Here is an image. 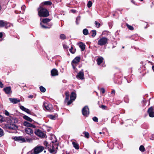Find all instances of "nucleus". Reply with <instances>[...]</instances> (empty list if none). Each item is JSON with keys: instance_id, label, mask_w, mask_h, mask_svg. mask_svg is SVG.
<instances>
[{"instance_id": "nucleus-22", "label": "nucleus", "mask_w": 154, "mask_h": 154, "mask_svg": "<svg viewBox=\"0 0 154 154\" xmlns=\"http://www.w3.org/2000/svg\"><path fill=\"white\" fill-rule=\"evenodd\" d=\"M7 25V23L2 20H0V27H3L6 26Z\"/></svg>"}, {"instance_id": "nucleus-27", "label": "nucleus", "mask_w": 154, "mask_h": 154, "mask_svg": "<svg viewBox=\"0 0 154 154\" xmlns=\"http://www.w3.org/2000/svg\"><path fill=\"white\" fill-rule=\"evenodd\" d=\"M43 144L44 146H45V149L49 148L50 146V145L48 144V142L46 141H44Z\"/></svg>"}, {"instance_id": "nucleus-31", "label": "nucleus", "mask_w": 154, "mask_h": 154, "mask_svg": "<svg viewBox=\"0 0 154 154\" xmlns=\"http://www.w3.org/2000/svg\"><path fill=\"white\" fill-rule=\"evenodd\" d=\"M83 33L85 35H87L88 33V30L87 29H85L83 30Z\"/></svg>"}, {"instance_id": "nucleus-53", "label": "nucleus", "mask_w": 154, "mask_h": 154, "mask_svg": "<svg viewBox=\"0 0 154 154\" xmlns=\"http://www.w3.org/2000/svg\"><path fill=\"white\" fill-rule=\"evenodd\" d=\"M3 118L2 116L0 115V123L2 122L3 121Z\"/></svg>"}, {"instance_id": "nucleus-37", "label": "nucleus", "mask_w": 154, "mask_h": 154, "mask_svg": "<svg viewBox=\"0 0 154 154\" xmlns=\"http://www.w3.org/2000/svg\"><path fill=\"white\" fill-rule=\"evenodd\" d=\"M95 24L96 27L97 28H99L100 26V24L97 21H95Z\"/></svg>"}, {"instance_id": "nucleus-30", "label": "nucleus", "mask_w": 154, "mask_h": 154, "mask_svg": "<svg viewBox=\"0 0 154 154\" xmlns=\"http://www.w3.org/2000/svg\"><path fill=\"white\" fill-rule=\"evenodd\" d=\"M57 116V114H55L54 115H49V118L51 119H55V118Z\"/></svg>"}, {"instance_id": "nucleus-61", "label": "nucleus", "mask_w": 154, "mask_h": 154, "mask_svg": "<svg viewBox=\"0 0 154 154\" xmlns=\"http://www.w3.org/2000/svg\"><path fill=\"white\" fill-rule=\"evenodd\" d=\"M57 140H56V141H55V142H53V141H52V143H54V142H57Z\"/></svg>"}, {"instance_id": "nucleus-1", "label": "nucleus", "mask_w": 154, "mask_h": 154, "mask_svg": "<svg viewBox=\"0 0 154 154\" xmlns=\"http://www.w3.org/2000/svg\"><path fill=\"white\" fill-rule=\"evenodd\" d=\"M38 15L40 17H47L49 15L48 11L46 8H44L42 6H40L38 8Z\"/></svg>"}, {"instance_id": "nucleus-47", "label": "nucleus", "mask_w": 154, "mask_h": 154, "mask_svg": "<svg viewBox=\"0 0 154 154\" xmlns=\"http://www.w3.org/2000/svg\"><path fill=\"white\" fill-rule=\"evenodd\" d=\"M63 46L64 49H67L69 48V47L66 45L64 44L63 45Z\"/></svg>"}, {"instance_id": "nucleus-28", "label": "nucleus", "mask_w": 154, "mask_h": 154, "mask_svg": "<svg viewBox=\"0 0 154 154\" xmlns=\"http://www.w3.org/2000/svg\"><path fill=\"white\" fill-rule=\"evenodd\" d=\"M25 112H26L28 114H29L34 116H36V115L35 114H34V113L32 112H31L30 111V110L26 108L24 111Z\"/></svg>"}, {"instance_id": "nucleus-52", "label": "nucleus", "mask_w": 154, "mask_h": 154, "mask_svg": "<svg viewBox=\"0 0 154 154\" xmlns=\"http://www.w3.org/2000/svg\"><path fill=\"white\" fill-rule=\"evenodd\" d=\"M115 90H112V91L111 93V94H114V95H115Z\"/></svg>"}, {"instance_id": "nucleus-32", "label": "nucleus", "mask_w": 154, "mask_h": 154, "mask_svg": "<svg viewBox=\"0 0 154 154\" xmlns=\"http://www.w3.org/2000/svg\"><path fill=\"white\" fill-rule=\"evenodd\" d=\"M139 150L142 152H144L145 151V148L143 145H141L140 146Z\"/></svg>"}, {"instance_id": "nucleus-46", "label": "nucleus", "mask_w": 154, "mask_h": 154, "mask_svg": "<svg viewBox=\"0 0 154 154\" xmlns=\"http://www.w3.org/2000/svg\"><path fill=\"white\" fill-rule=\"evenodd\" d=\"M5 114L7 116H9V112L7 110H5Z\"/></svg>"}, {"instance_id": "nucleus-57", "label": "nucleus", "mask_w": 154, "mask_h": 154, "mask_svg": "<svg viewBox=\"0 0 154 154\" xmlns=\"http://www.w3.org/2000/svg\"><path fill=\"white\" fill-rule=\"evenodd\" d=\"M71 11L73 13H74L75 12V10H71Z\"/></svg>"}, {"instance_id": "nucleus-10", "label": "nucleus", "mask_w": 154, "mask_h": 154, "mask_svg": "<svg viewBox=\"0 0 154 154\" xmlns=\"http://www.w3.org/2000/svg\"><path fill=\"white\" fill-rule=\"evenodd\" d=\"M76 77L78 79H79L81 80L84 79V74L83 70L80 71L76 75Z\"/></svg>"}, {"instance_id": "nucleus-16", "label": "nucleus", "mask_w": 154, "mask_h": 154, "mask_svg": "<svg viewBox=\"0 0 154 154\" xmlns=\"http://www.w3.org/2000/svg\"><path fill=\"white\" fill-rule=\"evenodd\" d=\"M52 4V3L51 2L49 1H45L43 2H42L40 6H42V7H43L45 5H46V6H50Z\"/></svg>"}, {"instance_id": "nucleus-35", "label": "nucleus", "mask_w": 154, "mask_h": 154, "mask_svg": "<svg viewBox=\"0 0 154 154\" xmlns=\"http://www.w3.org/2000/svg\"><path fill=\"white\" fill-rule=\"evenodd\" d=\"M60 38L62 40H64L66 39V36L64 34H61L60 35Z\"/></svg>"}, {"instance_id": "nucleus-48", "label": "nucleus", "mask_w": 154, "mask_h": 154, "mask_svg": "<svg viewBox=\"0 0 154 154\" xmlns=\"http://www.w3.org/2000/svg\"><path fill=\"white\" fill-rule=\"evenodd\" d=\"M65 96H69V92L68 91H66L65 92Z\"/></svg>"}, {"instance_id": "nucleus-38", "label": "nucleus", "mask_w": 154, "mask_h": 154, "mask_svg": "<svg viewBox=\"0 0 154 154\" xmlns=\"http://www.w3.org/2000/svg\"><path fill=\"white\" fill-rule=\"evenodd\" d=\"M92 2L91 1H89L87 4L88 7L89 8L91 7L92 6Z\"/></svg>"}, {"instance_id": "nucleus-8", "label": "nucleus", "mask_w": 154, "mask_h": 154, "mask_svg": "<svg viewBox=\"0 0 154 154\" xmlns=\"http://www.w3.org/2000/svg\"><path fill=\"white\" fill-rule=\"evenodd\" d=\"M154 106H151L149 107L147 111L149 116L150 117L152 118L154 117Z\"/></svg>"}, {"instance_id": "nucleus-14", "label": "nucleus", "mask_w": 154, "mask_h": 154, "mask_svg": "<svg viewBox=\"0 0 154 154\" xmlns=\"http://www.w3.org/2000/svg\"><path fill=\"white\" fill-rule=\"evenodd\" d=\"M23 125L24 126L28 127H32L33 128H35L36 127L35 125L26 121L24 122L23 123Z\"/></svg>"}, {"instance_id": "nucleus-29", "label": "nucleus", "mask_w": 154, "mask_h": 154, "mask_svg": "<svg viewBox=\"0 0 154 154\" xmlns=\"http://www.w3.org/2000/svg\"><path fill=\"white\" fill-rule=\"evenodd\" d=\"M90 33H91V36L92 37H94L96 35L97 32L96 30H91L90 32Z\"/></svg>"}, {"instance_id": "nucleus-55", "label": "nucleus", "mask_w": 154, "mask_h": 154, "mask_svg": "<svg viewBox=\"0 0 154 154\" xmlns=\"http://www.w3.org/2000/svg\"><path fill=\"white\" fill-rule=\"evenodd\" d=\"M3 35V32H0V38H1L2 37Z\"/></svg>"}, {"instance_id": "nucleus-19", "label": "nucleus", "mask_w": 154, "mask_h": 154, "mask_svg": "<svg viewBox=\"0 0 154 154\" xmlns=\"http://www.w3.org/2000/svg\"><path fill=\"white\" fill-rule=\"evenodd\" d=\"M103 58L102 57H100L98 58L97 60V64L98 65H100L103 62Z\"/></svg>"}, {"instance_id": "nucleus-64", "label": "nucleus", "mask_w": 154, "mask_h": 154, "mask_svg": "<svg viewBox=\"0 0 154 154\" xmlns=\"http://www.w3.org/2000/svg\"><path fill=\"white\" fill-rule=\"evenodd\" d=\"M99 134H102V132H99Z\"/></svg>"}, {"instance_id": "nucleus-7", "label": "nucleus", "mask_w": 154, "mask_h": 154, "mask_svg": "<svg viewBox=\"0 0 154 154\" xmlns=\"http://www.w3.org/2000/svg\"><path fill=\"white\" fill-rule=\"evenodd\" d=\"M34 133L36 135L41 138H44L46 136V134L44 133L39 129L36 130Z\"/></svg>"}, {"instance_id": "nucleus-6", "label": "nucleus", "mask_w": 154, "mask_h": 154, "mask_svg": "<svg viewBox=\"0 0 154 154\" xmlns=\"http://www.w3.org/2000/svg\"><path fill=\"white\" fill-rule=\"evenodd\" d=\"M5 126L6 128L12 130H16L18 128V127L16 125L13 124H6Z\"/></svg>"}, {"instance_id": "nucleus-18", "label": "nucleus", "mask_w": 154, "mask_h": 154, "mask_svg": "<svg viewBox=\"0 0 154 154\" xmlns=\"http://www.w3.org/2000/svg\"><path fill=\"white\" fill-rule=\"evenodd\" d=\"M9 99L11 102L14 104L17 103L20 101V100H17V98H9Z\"/></svg>"}, {"instance_id": "nucleus-4", "label": "nucleus", "mask_w": 154, "mask_h": 154, "mask_svg": "<svg viewBox=\"0 0 154 154\" xmlns=\"http://www.w3.org/2000/svg\"><path fill=\"white\" fill-rule=\"evenodd\" d=\"M44 148L42 146H37L33 149V153L34 154H38L42 151Z\"/></svg>"}, {"instance_id": "nucleus-20", "label": "nucleus", "mask_w": 154, "mask_h": 154, "mask_svg": "<svg viewBox=\"0 0 154 154\" xmlns=\"http://www.w3.org/2000/svg\"><path fill=\"white\" fill-rule=\"evenodd\" d=\"M79 45L82 51H83L85 50V45L82 42H80L79 43Z\"/></svg>"}, {"instance_id": "nucleus-43", "label": "nucleus", "mask_w": 154, "mask_h": 154, "mask_svg": "<svg viewBox=\"0 0 154 154\" xmlns=\"http://www.w3.org/2000/svg\"><path fill=\"white\" fill-rule=\"evenodd\" d=\"M69 97V96H66V97H65V102H67V101H68Z\"/></svg>"}, {"instance_id": "nucleus-36", "label": "nucleus", "mask_w": 154, "mask_h": 154, "mask_svg": "<svg viewBox=\"0 0 154 154\" xmlns=\"http://www.w3.org/2000/svg\"><path fill=\"white\" fill-rule=\"evenodd\" d=\"M4 135V133L3 130L0 128V137L3 136Z\"/></svg>"}, {"instance_id": "nucleus-13", "label": "nucleus", "mask_w": 154, "mask_h": 154, "mask_svg": "<svg viewBox=\"0 0 154 154\" xmlns=\"http://www.w3.org/2000/svg\"><path fill=\"white\" fill-rule=\"evenodd\" d=\"M26 133L29 135L32 136L33 134V131L31 128H26L25 129Z\"/></svg>"}, {"instance_id": "nucleus-34", "label": "nucleus", "mask_w": 154, "mask_h": 154, "mask_svg": "<svg viewBox=\"0 0 154 154\" xmlns=\"http://www.w3.org/2000/svg\"><path fill=\"white\" fill-rule=\"evenodd\" d=\"M126 25L127 27L128 28V29H129L131 30H133L134 29V28L132 26L130 25H129L127 23L126 24Z\"/></svg>"}, {"instance_id": "nucleus-26", "label": "nucleus", "mask_w": 154, "mask_h": 154, "mask_svg": "<svg viewBox=\"0 0 154 154\" xmlns=\"http://www.w3.org/2000/svg\"><path fill=\"white\" fill-rule=\"evenodd\" d=\"M45 108L48 110H51L52 109V106L51 105L48 104L47 106H45Z\"/></svg>"}, {"instance_id": "nucleus-59", "label": "nucleus", "mask_w": 154, "mask_h": 154, "mask_svg": "<svg viewBox=\"0 0 154 154\" xmlns=\"http://www.w3.org/2000/svg\"><path fill=\"white\" fill-rule=\"evenodd\" d=\"M131 2L132 3H134V4H135V2L133 0L131 1Z\"/></svg>"}, {"instance_id": "nucleus-15", "label": "nucleus", "mask_w": 154, "mask_h": 154, "mask_svg": "<svg viewBox=\"0 0 154 154\" xmlns=\"http://www.w3.org/2000/svg\"><path fill=\"white\" fill-rule=\"evenodd\" d=\"M51 75L52 76H56L58 75V70L55 68L53 69L51 71Z\"/></svg>"}, {"instance_id": "nucleus-5", "label": "nucleus", "mask_w": 154, "mask_h": 154, "mask_svg": "<svg viewBox=\"0 0 154 154\" xmlns=\"http://www.w3.org/2000/svg\"><path fill=\"white\" fill-rule=\"evenodd\" d=\"M82 115L85 116H88L89 114V109L88 106H85L82 110Z\"/></svg>"}, {"instance_id": "nucleus-40", "label": "nucleus", "mask_w": 154, "mask_h": 154, "mask_svg": "<svg viewBox=\"0 0 154 154\" xmlns=\"http://www.w3.org/2000/svg\"><path fill=\"white\" fill-rule=\"evenodd\" d=\"M92 119L95 122H98V119L96 117H93L92 118Z\"/></svg>"}, {"instance_id": "nucleus-24", "label": "nucleus", "mask_w": 154, "mask_h": 154, "mask_svg": "<svg viewBox=\"0 0 154 154\" xmlns=\"http://www.w3.org/2000/svg\"><path fill=\"white\" fill-rule=\"evenodd\" d=\"M72 144L75 149H79V145L77 143L73 142H72Z\"/></svg>"}, {"instance_id": "nucleus-33", "label": "nucleus", "mask_w": 154, "mask_h": 154, "mask_svg": "<svg viewBox=\"0 0 154 154\" xmlns=\"http://www.w3.org/2000/svg\"><path fill=\"white\" fill-rule=\"evenodd\" d=\"M40 91L42 92H45L46 91V89L42 86H41L39 88Z\"/></svg>"}, {"instance_id": "nucleus-17", "label": "nucleus", "mask_w": 154, "mask_h": 154, "mask_svg": "<svg viewBox=\"0 0 154 154\" xmlns=\"http://www.w3.org/2000/svg\"><path fill=\"white\" fill-rule=\"evenodd\" d=\"M80 59L81 57L79 56H77L72 60V63H77L80 61Z\"/></svg>"}, {"instance_id": "nucleus-42", "label": "nucleus", "mask_w": 154, "mask_h": 154, "mask_svg": "<svg viewBox=\"0 0 154 154\" xmlns=\"http://www.w3.org/2000/svg\"><path fill=\"white\" fill-rule=\"evenodd\" d=\"M48 149L49 151L51 153H53L54 152L55 150H54L53 149H51L50 148H48Z\"/></svg>"}, {"instance_id": "nucleus-58", "label": "nucleus", "mask_w": 154, "mask_h": 154, "mask_svg": "<svg viewBox=\"0 0 154 154\" xmlns=\"http://www.w3.org/2000/svg\"><path fill=\"white\" fill-rule=\"evenodd\" d=\"M51 147H52V149H53L54 150H55V149H55V148H54V146L53 145H52V146Z\"/></svg>"}, {"instance_id": "nucleus-39", "label": "nucleus", "mask_w": 154, "mask_h": 154, "mask_svg": "<svg viewBox=\"0 0 154 154\" xmlns=\"http://www.w3.org/2000/svg\"><path fill=\"white\" fill-rule=\"evenodd\" d=\"M85 136V137L87 138H88L89 137V134L88 132H84Z\"/></svg>"}, {"instance_id": "nucleus-54", "label": "nucleus", "mask_w": 154, "mask_h": 154, "mask_svg": "<svg viewBox=\"0 0 154 154\" xmlns=\"http://www.w3.org/2000/svg\"><path fill=\"white\" fill-rule=\"evenodd\" d=\"M33 97V95H30L28 96V98H32Z\"/></svg>"}, {"instance_id": "nucleus-2", "label": "nucleus", "mask_w": 154, "mask_h": 154, "mask_svg": "<svg viewBox=\"0 0 154 154\" xmlns=\"http://www.w3.org/2000/svg\"><path fill=\"white\" fill-rule=\"evenodd\" d=\"M76 97V94L75 91H72L71 94L70 100L67 101V105H69L75 100Z\"/></svg>"}, {"instance_id": "nucleus-45", "label": "nucleus", "mask_w": 154, "mask_h": 154, "mask_svg": "<svg viewBox=\"0 0 154 154\" xmlns=\"http://www.w3.org/2000/svg\"><path fill=\"white\" fill-rule=\"evenodd\" d=\"M20 109L23 111H25L26 108L24 107L23 106H20Z\"/></svg>"}, {"instance_id": "nucleus-12", "label": "nucleus", "mask_w": 154, "mask_h": 154, "mask_svg": "<svg viewBox=\"0 0 154 154\" xmlns=\"http://www.w3.org/2000/svg\"><path fill=\"white\" fill-rule=\"evenodd\" d=\"M3 91L6 94H11L12 93L11 88L10 86L7 87L3 89Z\"/></svg>"}, {"instance_id": "nucleus-9", "label": "nucleus", "mask_w": 154, "mask_h": 154, "mask_svg": "<svg viewBox=\"0 0 154 154\" xmlns=\"http://www.w3.org/2000/svg\"><path fill=\"white\" fill-rule=\"evenodd\" d=\"M13 139L14 140L20 143H24L26 142V140L24 138L22 137V136L15 137Z\"/></svg>"}, {"instance_id": "nucleus-63", "label": "nucleus", "mask_w": 154, "mask_h": 154, "mask_svg": "<svg viewBox=\"0 0 154 154\" xmlns=\"http://www.w3.org/2000/svg\"><path fill=\"white\" fill-rule=\"evenodd\" d=\"M8 24L9 25V24H8V23H7V25H6V28H7V26H8Z\"/></svg>"}, {"instance_id": "nucleus-23", "label": "nucleus", "mask_w": 154, "mask_h": 154, "mask_svg": "<svg viewBox=\"0 0 154 154\" xmlns=\"http://www.w3.org/2000/svg\"><path fill=\"white\" fill-rule=\"evenodd\" d=\"M51 20V19H49L48 18H45L43 19L42 22L43 23H48L50 22Z\"/></svg>"}, {"instance_id": "nucleus-56", "label": "nucleus", "mask_w": 154, "mask_h": 154, "mask_svg": "<svg viewBox=\"0 0 154 154\" xmlns=\"http://www.w3.org/2000/svg\"><path fill=\"white\" fill-rule=\"evenodd\" d=\"M71 64L72 66L73 69H75L76 68L75 66H74V65L73 64V63H72V62H71Z\"/></svg>"}, {"instance_id": "nucleus-41", "label": "nucleus", "mask_w": 154, "mask_h": 154, "mask_svg": "<svg viewBox=\"0 0 154 154\" xmlns=\"http://www.w3.org/2000/svg\"><path fill=\"white\" fill-rule=\"evenodd\" d=\"M99 107L103 109H106V108H107V107L106 106L104 105H101V106H99Z\"/></svg>"}, {"instance_id": "nucleus-60", "label": "nucleus", "mask_w": 154, "mask_h": 154, "mask_svg": "<svg viewBox=\"0 0 154 154\" xmlns=\"http://www.w3.org/2000/svg\"><path fill=\"white\" fill-rule=\"evenodd\" d=\"M152 69L153 70V71L154 72V66H152Z\"/></svg>"}, {"instance_id": "nucleus-51", "label": "nucleus", "mask_w": 154, "mask_h": 154, "mask_svg": "<svg viewBox=\"0 0 154 154\" xmlns=\"http://www.w3.org/2000/svg\"><path fill=\"white\" fill-rule=\"evenodd\" d=\"M26 7L25 5H23L22 6L21 9L22 10L24 11Z\"/></svg>"}, {"instance_id": "nucleus-25", "label": "nucleus", "mask_w": 154, "mask_h": 154, "mask_svg": "<svg viewBox=\"0 0 154 154\" xmlns=\"http://www.w3.org/2000/svg\"><path fill=\"white\" fill-rule=\"evenodd\" d=\"M69 50L70 53L72 54H74L75 53L76 51V49L75 48L73 49V46H71V48H70Z\"/></svg>"}, {"instance_id": "nucleus-3", "label": "nucleus", "mask_w": 154, "mask_h": 154, "mask_svg": "<svg viewBox=\"0 0 154 154\" xmlns=\"http://www.w3.org/2000/svg\"><path fill=\"white\" fill-rule=\"evenodd\" d=\"M108 39L106 37H103L98 41L97 44L100 46L105 45L107 43Z\"/></svg>"}, {"instance_id": "nucleus-11", "label": "nucleus", "mask_w": 154, "mask_h": 154, "mask_svg": "<svg viewBox=\"0 0 154 154\" xmlns=\"http://www.w3.org/2000/svg\"><path fill=\"white\" fill-rule=\"evenodd\" d=\"M40 25L42 28L46 29L51 28V27L52 24H48V23H44V24H43L42 23H41Z\"/></svg>"}, {"instance_id": "nucleus-62", "label": "nucleus", "mask_w": 154, "mask_h": 154, "mask_svg": "<svg viewBox=\"0 0 154 154\" xmlns=\"http://www.w3.org/2000/svg\"><path fill=\"white\" fill-rule=\"evenodd\" d=\"M105 133V132H102V133L103 135H104V134Z\"/></svg>"}, {"instance_id": "nucleus-44", "label": "nucleus", "mask_w": 154, "mask_h": 154, "mask_svg": "<svg viewBox=\"0 0 154 154\" xmlns=\"http://www.w3.org/2000/svg\"><path fill=\"white\" fill-rule=\"evenodd\" d=\"M100 91L102 94H104L105 91V90L103 88H101L100 89Z\"/></svg>"}, {"instance_id": "nucleus-49", "label": "nucleus", "mask_w": 154, "mask_h": 154, "mask_svg": "<svg viewBox=\"0 0 154 154\" xmlns=\"http://www.w3.org/2000/svg\"><path fill=\"white\" fill-rule=\"evenodd\" d=\"M26 142H30L31 140H32V138H26Z\"/></svg>"}, {"instance_id": "nucleus-21", "label": "nucleus", "mask_w": 154, "mask_h": 154, "mask_svg": "<svg viewBox=\"0 0 154 154\" xmlns=\"http://www.w3.org/2000/svg\"><path fill=\"white\" fill-rule=\"evenodd\" d=\"M23 118L25 120L30 122H31L33 121V120L32 119L26 115L23 116Z\"/></svg>"}, {"instance_id": "nucleus-50", "label": "nucleus", "mask_w": 154, "mask_h": 154, "mask_svg": "<svg viewBox=\"0 0 154 154\" xmlns=\"http://www.w3.org/2000/svg\"><path fill=\"white\" fill-rule=\"evenodd\" d=\"M80 18V17H78L76 18V23L77 24H78L79 23H78L77 21L79 20Z\"/></svg>"}]
</instances>
